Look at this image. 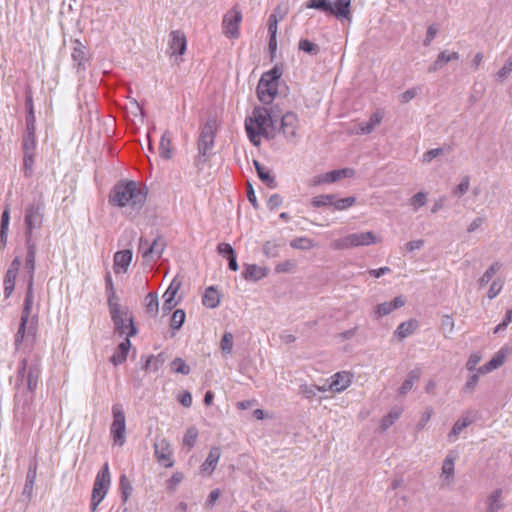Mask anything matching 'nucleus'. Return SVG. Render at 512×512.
<instances>
[{"instance_id": "24", "label": "nucleus", "mask_w": 512, "mask_h": 512, "mask_svg": "<svg viewBox=\"0 0 512 512\" xmlns=\"http://www.w3.org/2000/svg\"><path fill=\"white\" fill-rule=\"evenodd\" d=\"M502 494L503 490L501 488H497L488 495L485 501V512H501L503 510L504 503L502 501Z\"/></svg>"}, {"instance_id": "21", "label": "nucleus", "mask_w": 512, "mask_h": 512, "mask_svg": "<svg viewBox=\"0 0 512 512\" xmlns=\"http://www.w3.org/2000/svg\"><path fill=\"white\" fill-rule=\"evenodd\" d=\"M268 275V269L256 264H245L242 276L247 281L257 282Z\"/></svg>"}, {"instance_id": "26", "label": "nucleus", "mask_w": 512, "mask_h": 512, "mask_svg": "<svg viewBox=\"0 0 512 512\" xmlns=\"http://www.w3.org/2000/svg\"><path fill=\"white\" fill-rule=\"evenodd\" d=\"M73 45L72 59L78 70H85L88 61L86 48L79 40H75Z\"/></svg>"}, {"instance_id": "61", "label": "nucleus", "mask_w": 512, "mask_h": 512, "mask_svg": "<svg viewBox=\"0 0 512 512\" xmlns=\"http://www.w3.org/2000/svg\"><path fill=\"white\" fill-rule=\"evenodd\" d=\"M481 373H478V371L476 373H473L466 381L464 387H463V391L466 392V393H471L474 391L475 387L477 386L478 384V381H479V375Z\"/></svg>"}, {"instance_id": "58", "label": "nucleus", "mask_w": 512, "mask_h": 512, "mask_svg": "<svg viewBox=\"0 0 512 512\" xmlns=\"http://www.w3.org/2000/svg\"><path fill=\"white\" fill-rule=\"evenodd\" d=\"M469 188H470V178H469V176H464L461 179V182L459 183V185H457L455 187V189L453 190V195L461 197L469 190Z\"/></svg>"}, {"instance_id": "60", "label": "nucleus", "mask_w": 512, "mask_h": 512, "mask_svg": "<svg viewBox=\"0 0 512 512\" xmlns=\"http://www.w3.org/2000/svg\"><path fill=\"white\" fill-rule=\"evenodd\" d=\"M291 247L297 248V249H310L312 248L313 244L312 241L305 237L296 238L290 243Z\"/></svg>"}, {"instance_id": "29", "label": "nucleus", "mask_w": 512, "mask_h": 512, "mask_svg": "<svg viewBox=\"0 0 512 512\" xmlns=\"http://www.w3.org/2000/svg\"><path fill=\"white\" fill-rule=\"evenodd\" d=\"M220 457H221V449L216 446L212 447L209 451V454H208L206 460L201 465L202 471L207 472L208 474H211L215 470Z\"/></svg>"}, {"instance_id": "41", "label": "nucleus", "mask_w": 512, "mask_h": 512, "mask_svg": "<svg viewBox=\"0 0 512 512\" xmlns=\"http://www.w3.org/2000/svg\"><path fill=\"white\" fill-rule=\"evenodd\" d=\"M119 490L121 493L122 502L126 503L132 493L133 488L128 477L125 474H122L120 476Z\"/></svg>"}, {"instance_id": "48", "label": "nucleus", "mask_w": 512, "mask_h": 512, "mask_svg": "<svg viewBox=\"0 0 512 512\" xmlns=\"http://www.w3.org/2000/svg\"><path fill=\"white\" fill-rule=\"evenodd\" d=\"M280 244L276 241H267L263 244L262 250L265 256L275 258L279 255Z\"/></svg>"}, {"instance_id": "56", "label": "nucleus", "mask_w": 512, "mask_h": 512, "mask_svg": "<svg viewBox=\"0 0 512 512\" xmlns=\"http://www.w3.org/2000/svg\"><path fill=\"white\" fill-rule=\"evenodd\" d=\"M356 202V198L354 196L342 198V199H334L333 207L336 210H346L349 207L353 206Z\"/></svg>"}, {"instance_id": "3", "label": "nucleus", "mask_w": 512, "mask_h": 512, "mask_svg": "<svg viewBox=\"0 0 512 512\" xmlns=\"http://www.w3.org/2000/svg\"><path fill=\"white\" fill-rule=\"evenodd\" d=\"M146 200V193L135 181L117 182L109 195V202L117 207H141Z\"/></svg>"}, {"instance_id": "49", "label": "nucleus", "mask_w": 512, "mask_h": 512, "mask_svg": "<svg viewBox=\"0 0 512 512\" xmlns=\"http://www.w3.org/2000/svg\"><path fill=\"white\" fill-rule=\"evenodd\" d=\"M299 50L310 55H317L320 51L319 46L308 39H301L298 44Z\"/></svg>"}, {"instance_id": "2", "label": "nucleus", "mask_w": 512, "mask_h": 512, "mask_svg": "<svg viewBox=\"0 0 512 512\" xmlns=\"http://www.w3.org/2000/svg\"><path fill=\"white\" fill-rule=\"evenodd\" d=\"M274 118L265 107H255L252 115L245 119V130L254 146L261 144V136L274 138Z\"/></svg>"}, {"instance_id": "6", "label": "nucleus", "mask_w": 512, "mask_h": 512, "mask_svg": "<svg viewBox=\"0 0 512 512\" xmlns=\"http://www.w3.org/2000/svg\"><path fill=\"white\" fill-rule=\"evenodd\" d=\"M111 483V477L109 472L108 463H105L102 469L97 473L91 496V504L90 509L92 512H95L101 503V501L105 498Z\"/></svg>"}, {"instance_id": "64", "label": "nucleus", "mask_w": 512, "mask_h": 512, "mask_svg": "<svg viewBox=\"0 0 512 512\" xmlns=\"http://www.w3.org/2000/svg\"><path fill=\"white\" fill-rule=\"evenodd\" d=\"M481 361V356L478 353H473L470 355L468 361L466 362V369L470 372H477V365Z\"/></svg>"}, {"instance_id": "38", "label": "nucleus", "mask_w": 512, "mask_h": 512, "mask_svg": "<svg viewBox=\"0 0 512 512\" xmlns=\"http://www.w3.org/2000/svg\"><path fill=\"white\" fill-rule=\"evenodd\" d=\"M33 286H31V283H28L27 285V291L24 299V308L22 311L21 319H25L26 321L29 320L31 309L33 305Z\"/></svg>"}, {"instance_id": "25", "label": "nucleus", "mask_w": 512, "mask_h": 512, "mask_svg": "<svg viewBox=\"0 0 512 512\" xmlns=\"http://www.w3.org/2000/svg\"><path fill=\"white\" fill-rule=\"evenodd\" d=\"M132 251L129 249L118 251L114 254V272H126L132 261Z\"/></svg>"}, {"instance_id": "44", "label": "nucleus", "mask_w": 512, "mask_h": 512, "mask_svg": "<svg viewBox=\"0 0 512 512\" xmlns=\"http://www.w3.org/2000/svg\"><path fill=\"white\" fill-rule=\"evenodd\" d=\"M500 268L501 264L499 262L493 263L478 280L479 287L486 286L492 277L500 270Z\"/></svg>"}, {"instance_id": "40", "label": "nucleus", "mask_w": 512, "mask_h": 512, "mask_svg": "<svg viewBox=\"0 0 512 512\" xmlns=\"http://www.w3.org/2000/svg\"><path fill=\"white\" fill-rule=\"evenodd\" d=\"M401 414V408H393L386 416L382 418L380 428L382 430H387L390 426L394 424L396 420L400 418Z\"/></svg>"}, {"instance_id": "62", "label": "nucleus", "mask_w": 512, "mask_h": 512, "mask_svg": "<svg viewBox=\"0 0 512 512\" xmlns=\"http://www.w3.org/2000/svg\"><path fill=\"white\" fill-rule=\"evenodd\" d=\"M27 323H28V321H26L25 319H21V321H20V326L15 335V346L17 349L19 348V346L21 345V343L25 337Z\"/></svg>"}, {"instance_id": "55", "label": "nucleus", "mask_w": 512, "mask_h": 512, "mask_svg": "<svg viewBox=\"0 0 512 512\" xmlns=\"http://www.w3.org/2000/svg\"><path fill=\"white\" fill-rule=\"evenodd\" d=\"M511 72H512V59L510 58L505 62L504 66L496 73V75H495L496 81H498V82L505 81L509 77Z\"/></svg>"}, {"instance_id": "7", "label": "nucleus", "mask_w": 512, "mask_h": 512, "mask_svg": "<svg viewBox=\"0 0 512 512\" xmlns=\"http://www.w3.org/2000/svg\"><path fill=\"white\" fill-rule=\"evenodd\" d=\"M379 242L377 236L370 231L351 233L345 237L336 239L332 242V247L336 250L350 249L359 246H369Z\"/></svg>"}, {"instance_id": "34", "label": "nucleus", "mask_w": 512, "mask_h": 512, "mask_svg": "<svg viewBox=\"0 0 512 512\" xmlns=\"http://www.w3.org/2000/svg\"><path fill=\"white\" fill-rule=\"evenodd\" d=\"M422 371L420 368L411 370L405 381L400 386L398 392L400 395H406L413 387L414 383L417 382L421 377Z\"/></svg>"}, {"instance_id": "14", "label": "nucleus", "mask_w": 512, "mask_h": 512, "mask_svg": "<svg viewBox=\"0 0 512 512\" xmlns=\"http://www.w3.org/2000/svg\"><path fill=\"white\" fill-rule=\"evenodd\" d=\"M155 456L158 462L164 467H172V450L169 442L162 438L155 442L154 444Z\"/></svg>"}, {"instance_id": "20", "label": "nucleus", "mask_w": 512, "mask_h": 512, "mask_svg": "<svg viewBox=\"0 0 512 512\" xmlns=\"http://www.w3.org/2000/svg\"><path fill=\"white\" fill-rule=\"evenodd\" d=\"M459 58L460 55L458 52H448L447 50H444L438 54L435 61L428 67V72L435 73L442 69L450 61L458 60Z\"/></svg>"}, {"instance_id": "19", "label": "nucleus", "mask_w": 512, "mask_h": 512, "mask_svg": "<svg viewBox=\"0 0 512 512\" xmlns=\"http://www.w3.org/2000/svg\"><path fill=\"white\" fill-rule=\"evenodd\" d=\"M331 7L332 11H330V15L335 16L340 21H351V0H335L331 2Z\"/></svg>"}, {"instance_id": "39", "label": "nucleus", "mask_w": 512, "mask_h": 512, "mask_svg": "<svg viewBox=\"0 0 512 512\" xmlns=\"http://www.w3.org/2000/svg\"><path fill=\"white\" fill-rule=\"evenodd\" d=\"M146 312L151 316H156L159 310L158 296L156 293L150 292L145 297Z\"/></svg>"}, {"instance_id": "28", "label": "nucleus", "mask_w": 512, "mask_h": 512, "mask_svg": "<svg viewBox=\"0 0 512 512\" xmlns=\"http://www.w3.org/2000/svg\"><path fill=\"white\" fill-rule=\"evenodd\" d=\"M405 305V300L402 296L396 297L393 301L384 302L376 306L375 313L378 317H383L390 314L393 310L401 308Z\"/></svg>"}, {"instance_id": "47", "label": "nucleus", "mask_w": 512, "mask_h": 512, "mask_svg": "<svg viewBox=\"0 0 512 512\" xmlns=\"http://www.w3.org/2000/svg\"><path fill=\"white\" fill-rule=\"evenodd\" d=\"M258 177L259 179L265 183L269 188H276L277 183L275 177L271 175L270 170L266 167L263 169L258 168Z\"/></svg>"}, {"instance_id": "59", "label": "nucleus", "mask_w": 512, "mask_h": 512, "mask_svg": "<svg viewBox=\"0 0 512 512\" xmlns=\"http://www.w3.org/2000/svg\"><path fill=\"white\" fill-rule=\"evenodd\" d=\"M455 322L450 315H444L441 319V328L445 332V337L452 334L454 331Z\"/></svg>"}, {"instance_id": "23", "label": "nucleus", "mask_w": 512, "mask_h": 512, "mask_svg": "<svg viewBox=\"0 0 512 512\" xmlns=\"http://www.w3.org/2000/svg\"><path fill=\"white\" fill-rule=\"evenodd\" d=\"M354 175V170L351 168H343L339 170H332L318 177V180L315 183H333L341 178L352 177Z\"/></svg>"}, {"instance_id": "52", "label": "nucleus", "mask_w": 512, "mask_h": 512, "mask_svg": "<svg viewBox=\"0 0 512 512\" xmlns=\"http://www.w3.org/2000/svg\"><path fill=\"white\" fill-rule=\"evenodd\" d=\"M171 369L175 373L188 375L190 373L189 366L185 363V361L182 358H175L171 362Z\"/></svg>"}, {"instance_id": "36", "label": "nucleus", "mask_w": 512, "mask_h": 512, "mask_svg": "<svg viewBox=\"0 0 512 512\" xmlns=\"http://www.w3.org/2000/svg\"><path fill=\"white\" fill-rule=\"evenodd\" d=\"M202 302L203 305L208 308H216L219 305V294L213 286H210L206 289L202 298Z\"/></svg>"}, {"instance_id": "10", "label": "nucleus", "mask_w": 512, "mask_h": 512, "mask_svg": "<svg viewBox=\"0 0 512 512\" xmlns=\"http://www.w3.org/2000/svg\"><path fill=\"white\" fill-rule=\"evenodd\" d=\"M113 421L110 427V434L115 445L123 446L125 443L126 418L125 413L120 404L112 406Z\"/></svg>"}, {"instance_id": "15", "label": "nucleus", "mask_w": 512, "mask_h": 512, "mask_svg": "<svg viewBox=\"0 0 512 512\" xmlns=\"http://www.w3.org/2000/svg\"><path fill=\"white\" fill-rule=\"evenodd\" d=\"M21 264L22 262L19 257L14 258L5 274L4 294L6 297H9L14 291L16 277L20 270Z\"/></svg>"}, {"instance_id": "17", "label": "nucleus", "mask_w": 512, "mask_h": 512, "mask_svg": "<svg viewBox=\"0 0 512 512\" xmlns=\"http://www.w3.org/2000/svg\"><path fill=\"white\" fill-rule=\"evenodd\" d=\"M168 45L171 55H183L187 45L185 34L180 30L171 31Z\"/></svg>"}, {"instance_id": "4", "label": "nucleus", "mask_w": 512, "mask_h": 512, "mask_svg": "<svg viewBox=\"0 0 512 512\" xmlns=\"http://www.w3.org/2000/svg\"><path fill=\"white\" fill-rule=\"evenodd\" d=\"M281 75L282 70L278 66L262 74L257 86V95L262 103L272 102L278 92V80Z\"/></svg>"}, {"instance_id": "9", "label": "nucleus", "mask_w": 512, "mask_h": 512, "mask_svg": "<svg viewBox=\"0 0 512 512\" xmlns=\"http://www.w3.org/2000/svg\"><path fill=\"white\" fill-rule=\"evenodd\" d=\"M166 245V240L162 236H157L152 242L141 237L139 239V252L141 253L143 261L145 263L156 262L161 258Z\"/></svg>"}, {"instance_id": "18", "label": "nucleus", "mask_w": 512, "mask_h": 512, "mask_svg": "<svg viewBox=\"0 0 512 512\" xmlns=\"http://www.w3.org/2000/svg\"><path fill=\"white\" fill-rule=\"evenodd\" d=\"M180 286L181 282L177 281V279H173V281L170 283L169 287L163 294L162 310L164 314L169 313L177 305V302L175 301V295L177 294Z\"/></svg>"}, {"instance_id": "32", "label": "nucleus", "mask_w": 512, "mask_h": 512, "mask_svg": "<svg viewBox=\"0 0 512 512\" xmlns=\"http://www.w3.org/2000/svg\"><path fill=\"white\" fill-rule=\"evenodd\" d=\"M172 133L170 131H165L162 136L159 143V155L163 159H170L172 157Z\"/></svg>"}, {"instance_id": "63", "label": "nucleus", "mask_w": 512, "mask_h": 512, "mask_svg": "<svg viewBox=\"0 0 512 512\" xmlns=\"http://www.w3.org/2000/svg\"><path fill=\"white\" fill-rule=\"evenodd\" d=\"M296 266V263L292 260H285L281 263H278L275 266L276 273H286L292 271Z\"/></svg>"}, {"instance_id": "13", "label": "nucleus", "mask_w": 512, "mask_h": 512, "mask_svg": "<svg viewBox=\"0 0 512 512\" xmlns=\"http://www.w3.org/2000/svg\"><path fill=\"white\" fill-rule=\"evenodd\" d=\"M298 128L299 118L294 112H287L281 117V131L288 141L296 138Z\"/></svg>"}, {"instance_id": "57", "label": "nucleus", "mask_w": 512, "mask_h": 512, "mask_svg": "<svg viewBox=\"0 0 512 512\" xmlns=\"http://www.w3.org/2000/svg\"><path fill=\"white\" fill-rule=\"evenodd\" d=\"M221 350L224 354H230L233 348V335L230 332H226L221 340Z\"/></svg>"}, {"instance_id": "35", "label": "nucleus", "mask_w": 512, "mask_h": 512, "mask_svg": "<svg viewBox=\"0 0 512 512\" xmlns=\"http://www.w3.org/2000/svg\"><path fill=\"white\" fill-rule=\"evenodd\" d=\"M505 355L502 351L497 352L494 357L485 363L483 366H480L477 371L478 373L487 374L497 369L504 363Z\"/></svg>"}, {"instance_id": "12", "label": "nucleus", "mask_w": 512, "mask_h": 512, "mask_svg": "<svg viewBox=\"0 0 512 512\" xmlns=\"http://www.w3.org/2000/svg\"><path fill=\"white\" fill-rule=\"evenodd\" d=\"M242 21L241 11L233 8L228 11L222 21L223 33L229 38H237L239 36V25Z\"/></svg>"}, {"instance_id": "8", "label": "nucleus", "mask_w": 512, "mask_h": 512, "mask_svg": "<svg viewBox=\"0 0 512 512\" xmlns=\"http://www.w3.org/2000/svg\"><path fill=\"white\" fill-rule=\"evenodd\" d=\"M44 218V204L41 201H37L29 204L25 208V242L35 241L33 238V230L39 229L42 226Z\"/></svg>"}, {"instance_id": "5", "label": "nucleus", "mask_w": 512, "mask_h": 512, "mask_svg": "<svg viewBox=\"0 0 512 512\" xmlns=\"http://www.w3.org/2000/svg\"><path fill=\"white\" fill-rule=\"evenodd\" d=\"M216 133V121L209 119L202 127L199 140H198V157L196 164L200 165L205 163L212 154L214 147V139Z\"/></svg>"}, {"instance_id": "22", "label": "nucleus", "mask_w": 512, "mask_h": 512, "mask_svg": "<svg viewBox=\"0 0 512 512\" xmlns=\"http://www.w3.org/2000/svg\"><path fill=\"white\" fill-rule=\"evenodd\" d=\"M351 377V374L345 371L336 373L332 376L328 389L333 392L345 390L351 384Z\"/></svg>"}, {"instance_id": "43", "label": "nucleus", "mask_w": 512, "mask_h": 512, "mask_svg": "<svg viewBox=\"0 0 512 512\" xmlns=\"http://www.w3.org/2000/svg\"><path fill=\"white\" fill-rule=\"evenodd\" d=\"M306 7L310 9L319 10L325 13L326 15H330V11H332L330 0H308L306 3Z\"/></svg>"}, {"instance_id": "1", "label": "nucleus", "mask_w": 512, "mask_h": 512, "mask_svg": "<svg viewBox=\"0 0 512 512\" xmlns=\"http://www.w3.org/2000/svg\"><path fill=\"white\" fill-rule=\"evenodd\" d=\"M40 374L41 368L37 361L31 363L26 359H22L20 361L15 386L20 388V385L26 381L28 393L15 395L14 416L23 424L30 423L34 419L31 405L33 401V392L37 387Z\"/></svg>"}, {"instance_id": "27", "label": "nucleus", "mask_w": 512, "mask_h": 512, "mask_svg": "<svg viewBox=\"0 0 512 512\" xmlns=\"http://www.w3.org/2000/svg\"><path fill=\"white\" fill-rule=\"evenodd\" d=\"M473 418L470 414L464 413L453 425L451 431L448 433V440L450 442L456 441L458 435L469 425L473 423Z\"/></svg>"}, {"instance_id": "51", "label": "nucleus", "mask_w": 512, "mask_h": 512, "mask_svg": "<svg viewBox=\"0 0 512 512\" xmlns=\"http://www.w3.org/2000/svg\"><path fill=\"white\" fill-rule=\"evenodd\" d=\"M334 199V194L319 195L312 199V205L314 207L333 206Z\"/></svg>"}, {"instance_id": "31", "label": "nucleus", "mask_w": 512, "mask_h": 512, "mask_svg": "<svg viewBox=\"0 0 512 512\" xmlns=\"http://www.w3.org/2000/svg\"><path fill=\"white\" fill-rule=\"evenodd\" d=\"M130 347H131V342H130L129 338L127 337L116 348L115 352L113 353V355L111 357V362L115 366L122 364L127 358V354H128Z\"/></svg>"}, {"instance_id": "42", "label": "nucleus", "mask_w": 512, "mask_h": 512, "mask_svg": "<svg viewBox=\"0 0 512 512\" xmlns=\"http://www.w3.org/2000/svg\"><path fill=\"white\" fill-rule=\"evenodd\" d=\"M383 115L381 112L376 111L373 113L369 119V121L365 124H363L360 128L362 134H369L371 133L374 128L380 124L382 121Z\"/></svg>"}, {"instance_id": "30", "label": "nucleus", "mask_w": 512, "mask_h": 512, "mask_svg": "<svg viewBox=\"0 0 512 512\" xmlns=\"http://www.w3.org/2000/svg\"><path fill=\"white\" fill-rule=\"evenodd\" d=\"M37 477V463H31L29 465L27 475H26V482L23 488L22 494L26 496L27 498H31L33 495V488Z\"/></svg>"}, {"instance_id": "16", "label": "nucleus", "mask_w": 512, "mask_h": 512, "mask_svg": "<svg viewBox=\"0 0 512 512\" xmlns=\"http://www.w3.org/2000/svg\"><path fill=\"white\" fill-rule=\"evenodd\" d=\"M26 261H25V270L28 274L27 284L31 283V286H34V273L36 268V252H37V244L36 241H26Z\"/></svg>"}, {"instance_id": "33", "label": "nucleus", "mask_w": 512, "mask_h": 512, "mask_svg": "<svg viewBox=\"0 0 512 512\" xmlns=\"http://www.w3.org/2000/svg\"><path fill=\"white\" fill-rule=\"evenodd\" d=\"M417 328L418 322L414 319H411L409 321L402 322L395 330L394 335L398 339L403 340L406 337L412 335Z\"/></svg>"}, {"instance_id": "54", "label": "nucleus", "mask_w": 512, "mask_h": 512, "mask_svg": "<svg viewBox=\"0 0 512 512\" xmlns=\"http://www.w3.org/2000/svg\"><path fill=\"white\" fill-rule=\"evenodd\" d=\"M36 139L35 130H27L23 138V150H35Z\"/></svg>"}, {"instance_id": "37", "label": "nucleus", "mask_w": 512, "mask_h": 512, "mask_svg": "<svg viewBox=\"0 0 512 512\" xmlns=\"http://www.w3.org/2000/svg\"><path fill=\"white\" fill-rule=\"evenodd\" d=\"M34 158L35 150H23V171L27 178L33 174Z\"/></svg>"}, {"instance_id": "46", "label": "nucleus", "mask_w": 512, "mask_h": 512, "mask_svg": "<svg viewBox=\"0 0 512 512\" xmlns=\"http://www.w3.org/2000/svg\"><path fill=\"white\" fill-rule=\"evenodd\" d=\"M198 438V429L195 426H191L187 429L183 438V445L188 449L194 447Z\"/></svg>"}, {"instance_id": "45", "label": "nucleus", "mask_w": 512, "mask_h": 512, "mask_svg": "<svg viewBox=\"0 0 512 512\" xmlns=\"http://www.w3.org/2000/svg\"><path fill=\"white\" fill-rule=\"evenodd\" d=\"M327 390L326 386H317V385H301L300 386V393L305 398H313L317 395V392H325Z\"/></svg>"}, {"instance_id": "50", "label": "nucleus", "mask_w": 512, "mask_h": 512, "mask_svg": "<svg viewBox=\"0 0 512 512\" xmlns=\"http://www.w3.org/2000/svg\"><path fill=\"white\" fill-rule=\"evenodd\" d=\"M454 464H455V457L452 454H448L443 461L442 475H444L446 478L453 477Z\"/></svg>"}, {"instance_id": "11", "label": "nucleus", "mask_w": 512, "mask_h": 512, "mask_svg": "<svg viewBox=\"0 0 512 512\" xmlns=\"http://www.w3.org/2000/svg\"><path fill=\"white\" fill-rule=\"evenodd\" d=\"M111 317L115 325V329L119 331V333L127 334V337L134 336L137 333V329L133 324V320L131 317H128L127 314L120 311L118 308L111 309Z\"/></svg>"}, {"instance_id": "53", "label": "nucleus", "mask_w": 512, "mask_h": 512, "mask_svg": "<svg viewBox=\"0 0 512 512\" xmlns=\"http://www.w3.org/2000/svg\"><path fill=\"white\" fill-rule=\"evenodd\" d=\"M184 321H185L184 310L177 309L174 311V313L172 315L170 326L173 330H178L182 327Z\"/></svg>"}]
</instances>
